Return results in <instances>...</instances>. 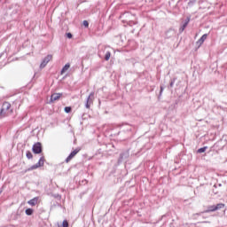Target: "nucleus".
Segmentation results:
<instances>
[{
  "label": "nucleus",
  "instance_id": "9b49d317",
  "mask_svg": "<svg viewBox=\"0 0 227 227\" xmlns=\"http://www.w3.org/2000/svg\"><path fill=\"white\" fill-rule=\"evenodd\" d=\"M221 208H224V204L220 203V204H217L216 206H215V210H221Z\"/></svg>",
  "mask_w": 227,
  "mask_h": 227
},
{
  "label": "nucleus",
  "instance_id": "6e6552de",
  "mask_svg": "<svg viewBox=\"0 0 227 227\" xmlns=\"http://www.w3.org/2000/svg\"><path fill=\"white\" fill-rule=\"evenodd\" d=\"M61 93H54L51 97V102H56V100H59L61 98Z\"/></svg>",
  "mask_w": 227,
  "mask_h": 227
},
{
  "label": "nucleus",
  "instance_id": "1a4fd4ad",
  "mask_svg": "<svg viewBox=\"0 0 227 227\" xmlns=\"http://www.w3.org/2000/svg\"><path fill=\"white\" fill-rule=\"evenodd\" d=\"M38 203V198H34L30 200H28V205H31V207H35Z\"/></svg>",
  "mask_w": 227,
  "mask_h": 227
},
{
  "label": "nucleus",
  "instance_id": "f03ea898",
  "mask_svg": "<svg viewBox=\"0 0 227 227\" xmlns=\"http://www.w3.org/2000/svg\"><path fill=\"white\" fill-rule=\"evenodd\" d=\"M52 61V55H47L43 61L41 62L40 68H45L47 67V64Z\"/></svg>",
  "mask_w": 227,
  "mask_h": 227
},
{
  "label": "nucleus",
  "instance_id": "20e7f679",
  "mask_svg": "<svg viewBox=\"0 0 227 227\" xmlns=\"http://www.w3.org/2000/svg\"><path fill=\"white\" fill-rule=\"evenodd\" d=\"M34 153H42V144L37 142L36 144H35L33 145V148H32Z\"/></svg>",
  "mask_w": 227,
  "mask_h": 227
},
{
  "label": "nucleus",
  "instance_id": "4be33fe9",
  "mask_svg": "<svg viewBox=\"0 0 227 227\" xmlns=\"http://www.w3.org/2000/svg\"><path fill=\"white\" fill-rule=\"evenodd\" d=\"M162 91H164V88L160 87V95H162Z\"/></svg>",
  "mask_w": 227,
  "mask_h": 227
},
{
  "label": "nucleus",
  "instance_id": "6ab92c4d",
  "mask_svg": "<svg viewBox=\"0 0 227 227\" xmlns=\"http://www.w3.org/2000/svg\"><path fill=\"white\" fill-rule=\"evenodd\" d=\"M82 24L85 27H88L90 26V23H88L87 20H83Z\"/></svg>",
  "mask_w": 227,
  "mask_h": 227
},
{
  "label": "nucleus",
  "instance_id": "f3484780",
  "mask_svg": "<svg viewBox=\"0 0 227 227\" xmlns=\"http://www.w3.org/2000/svg\"><path fill=\"white\" fill-rule=\"evenodd\" d=\"M27 157L28 159H33V153H31V152L27 151Z\"/></svg>",
  "mask_w": 227,
  "mask_h": 227
},
{
  "label": "nucleus",
  "instance_id": "ddd939ff",
  "mask_svg": "<svg viewBox=\"0 0 227 227\" xmlns=\"http://www.w3.org/2000/svg\"><path fill=\"white\" fill-rule=\"evenodd\" d=\"M207 148L208 147L205 146V147L200 148L198 150V153H205V152H207Z\"/></svg>",
  "mask_w": 227,
  "mask_h": 227
},
{
  "label": "nucleus",
  "instance_id": "f8f14e48",
  "mask_svg": "<svg viewBox=\"0 0 227 227\" xmlns=\"http://www.w3.org/2000/svg\"><path fill=\"white\" fill-rule=\"evenodd\" d=\"M215 206H210L207 210H206L207 213L208 212H215Z\"/></svg>",
  "mask_w": 227,
  "mask_h": 227
},
{
  "label": "nucleus",
  "instance_id": "a211bd4d",
  "mask_svg": "<svg viewBox=\"0 0 227 227\" xmlns=\"http://www.w3.org/2000/svg\"><path fill=\"white\" fill-rule=\"evenodd\" d=\"M62 226L63 227H68V222L67 220H64L63 223H62Z\"/></svg>",
  "mask_w": 227,
  "mask_h": 227
},
{
  "label": "nucleus",
  "instance_id": "423d86ee",
  "mask_svg": "<svg viewBox=\"0 0 227 227\" xmlns=\"http://www.w3.org/2000/svg\"><path fill=\"white\" fill-rule=\"evenodd\" d=\"M45 162V160L43 159V157L40 158L39 161L35 164L33 165L30 169H37V168H42V166H43Z\"/></svg>",
  "mask_w": 227,
  "mask_h": 227
},
{
  "label": "nucleus",
  "instance_id": "dca6fc26",
  "mask_svg": "<svg viewBox=\"0 0 227 227\" xmlns=\"http://www.w3.org/2000/svg\"><path fill=\"white\" fill-rule=\"evenodd\" d=\"M65 113H71L72 112V107L70 106H66L64 109Z\"/></svg>",
  "mask_w": 227,
  "mask_h": 227
},
{
  "label": "nucleus",
  "instance_id": "4468645a",
  "mask_svg": "<svg viewBox=\"0 0 227 227\" xmlns=\"http://www.w3.org/2000/svg\"><path fill=\"white\" fill-rule=\"evenodd\" d=\"M26 214L27 215H33V209L32 208H27L26 209Z\"/></svg>",
  "mask_w": 227,
  "mask_h": 227
},
{
  "label": "nucleus",
  "instance_id": "f257e3e1",
  "mask_svg": "<svg viewBox=\"0 0 227 227\" xmlns=\"http://www.w3.org/2000/svg\"><path fill=\"white\" fill-rule=\"evenodd\" d=\"M11 107H12V105L10 103L4 102L0 111V118H4V116H8V114H11L12 113V111H10Z\"/></svg>",
  "mask_w": 227,
  "mask_h": 227
},
{
  "label": "nucleus",
  "instance_id": "2eb2a0df",
  "mask_svg": "<svg viewBox=\"0 0 227 227\" xmlns=\"http://www.w3.org/2000/svg\"><path fill=\"white\" fill-rule=\"evenodd\" d=\"M110 59H111V52L107 51V52L106 53L105 59H106V61H109Z\"/></svg>",
  "mask_w": 227,
  "mask_h": 227
},
{
  "label": "nucleus",
  "instance_id": "9d476101",
  "mask_svg": "<svg viewBox=\"0 0 227 227\" xmlns=\"http://www.w3.org/2000/svg\"><path fill=\"white\" fill-rule=\"evenodd\" d=\"M70 68V64H66L65 67L61 70V74H65Z\"/></svg>",
  "mask_w": 227,
  "mask_h": 227
},
{
  "label": "nucleus",
  "instance_id": "7ed1b4c3",
  "mask_svg": "<svg viewBox=\"0 0 227 227\" xmlns=\"http://www.w3.org/2000/svg\"><path fill=\"white\" fill-rule=\"evenodd\" d=\"M95 95V93H90L87 98L86 104H85V107L87 109H90V107L91 106V104H93V96Z\"/></svg>",
  "mask_w": 227,
  "mask_h": 227
},
{
  "label": "nucleus",
  "instance_id": "aec40b11",
  "mask_svg": "<svg viewBox=\"0 0 227 227\" xmlns=\"http://www.w3.org/2000/svg\"><path fill=\"white\" fill-rule=\"evenodd\" d=\"M186 27H187V22L183 26V27L181 28V31H184V29H185Z\"/></svg>",
  "mask_w": 227,
  "mask_h": 227
},
{
  "label": "nucleus",
  "instance_id": "412c9836",
  "mask_svg": "<svg viewBox=\"0 0 227 227\" xmlns=\"http://www.w3.org/2000/svg\"><path fill=\"white\" fill-rule=\"evenodd\" d=\"M67 38H72V34L71 33H67Z\"/></svg>",
  "mask_w": 227,
  "mask_h": 227
},
{
  "label": "nucleus",
  "instance_id": "0eeeda50",
  "mask_svg": "<svg viewBox=\"0 0 227 227\" xmlns=\"http://www.w3.org/2000/svg\"><path fill=\"white\" fill-rule=\"evenodd\" d=\"M207 34L203 35L201 36V38L199 39V40L196 42V45H197L198 47H201V45H203V43L205 42V40H207Z\"/></svg>",
  "mask_w": 227,
  "mask_h": 227
},
{
  "label": "nucleus",
  "instance_id": "39448f33",
  "mask_svg": "<svg viewBox=\"0 0 227 227\" xmlns=\"http://www.w3.org/2000/svg\"><path fill=\"white\" fill-rule=\"evenodd\" d=\"M78 152H81V147H78V148L74 149V150L69 154V156L66 159V162H70L71 160L74 158L75 154H76Z\"/></svg>",
  "mask_w": 227,
  "mask_h": 227
}]
</instances>
